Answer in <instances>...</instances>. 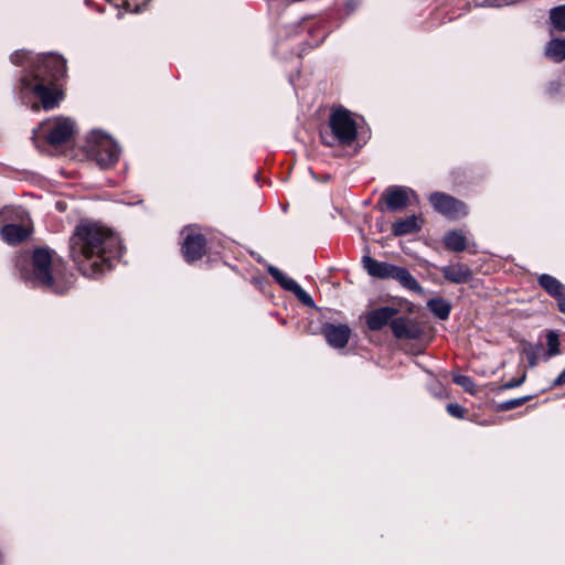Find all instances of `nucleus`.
I'll use <instances>...</instances> for the list:
<instances>
[{
  "mask_svg": "<svg viewBox=\"0 0 565 565\" xmlns=\"http://www.w3.org/2000/svg\"><path fill=\"white\" fill-rule=\"evenodd\" d=\"M122 249L119 236L97 222H81L70 239L73 262L84 276L90 278L110 270Z\"/></svg>",
  "mask_w": 565,
  "mask_h": 565,
  "instance_id": "1",
  "label": "nucleus"
},
{
  "mask_svg": "<svg viewBox=\"0 0 565 565\" xmlns=\"http://www.w3.org/2000/svg\"><path fill=\"white\" fill-rule=\"evenodd\" d=\"M10 60L13 64H28L21 77V93H32L45 110L55 108L62 98L55 83L66 75V60L57 54L46 53L33 56L24 50L15 51Z\"/></svg>",
  "mask_w": 565,
  "mask_h": 565,
  "instance_id": "2",
  "label": "nucleus"
},
{
  "mask_svg": "<svg viewBox=\"0 0 565 565\" xmlns=\"http://www.w3.org/2000/svg\"><path fill=\"white\" fill-rule=\"evenodd\" d=\"M329 128L330 131H320L321 140L326 146H351L356 139V121L344 107L340 106L332 110L329 117Z\"/></svg>",
  "mask_w": 565,
  "mask_h": 565,
  "instance_id": "3",
  "label": "nucleus"
},
{
  "mask_svg": "<svg viewBox=\"0 0 565 565\" xmlns=\"http://www.w3.org/2000/svg\"><path fill=\"white\" fill-rule=\"evenodd\" d=\"M87 156L103 170L110 169L119 160L121 148L102 130H92L86 138Z\"/></svg>",
  "mask_w": 565,
  "mask_h": 565,
  "instance_id": "4",
  "label": "nucleus"
},
{
  "mask_svg": "<svg viewBox=\"0 0 565 565\" xmlns=\"http://www.w3.org/2000/svg\"><path fill=\"white\" fill-rule=\"evenodd\" d=\"M53 257L49 248L39 247L32 254V271L23 274V279L33 287H41L56 294H62L54 284L52 275Z\"/></svg>",
  "mask_w": 565,
  "mask_h": 565,
  "instance_id": "5",
  "label": "nucleus"
},
{
  "mask_svg": "<svg viewBox=\"0 0 565 565\" xmlns=\"http://www.w3.org/2000/svg\"><path fill=\"white\" fill-rule=\"evenodd\" d=\"M74 134V121L70 118H56L40 124L34 138H44L51 146L65 143Z\"/></svg>",
  "mask_w": 565,
  "mask_h": 565,
  "instance_id": "6",
  "label": "nucleus"
},
{
  "mask_svg": "<svg viewBox=\"0 0 565 565\" xmlns=\"http://www.w3.org/2000/svg\"><path fill=\"white\" fill-rule=\"evenodd\" d=\"M411 198L417 200L416 192L404 185H390L381 194L376 209L381 212H401L411 201Z\"/></svg>",
  "mask_w": 565,
  "mask_h": 565,
  "instance_id": "7",
  "label": "nucleus"
},
{
  "mask_svg": "<svg viewBox=\"0 0 565 565\" xmlns=\"http://www.w3.org/2000/svg\"><path fill=\"white\" fill-rule=\"evenodd\" d=\"M429 202L435 211L448 218H458L467 215L466 204L443 192H434L429 195Z\"/></svg>",
  "mask_w": 565,
  "mask_h": 565,
  "instance_id": "8",
  "label": "nucleus"
},
{
  "mask_svg": "<svg viewBox=\"0 0 565 565\" xmlns=\"http://www.w3.org/2000/svg\"><path fill=\"white\" fill-rule=\"evenodd\" d=\"M182 233L184 234V239L181 252L185 262L191 264L202 258L206 245L204 235L196 232L193 227H185Z\"/></svg>",
  "mask_w": 565,
  "mask_h": 565,
  "instance_id": "9",
  "label": "nucleus"
},
{
  "mask_svg": "<svg viewBox=\"0 0 565 565\" xmlns=\"http://www.w3.org/2000/svg\"><path fill=\"white\" fill-rule=\"evenodd\" d=\"M267 271L281 288L292 292L302 305L310 308L316 307L312 297L295 279L288 277L273 265L267 267Z\"/></svg>",
  "mask_w": 565,
  "mask_h": 565,
  "instance_id": "10",
  "label": "nucleus"
},
{
  "mask_svg": "<svg viewBox=\"0 0 565 565\" xmlns=\"http://www.w3.org/2000/svg\"><path fill=\"white\" fill-rule=\"evenodd\" d=\"M391 330L398 340H418L424 333L420 324L415 319L406 316H399L392 320Z\"/></svg>",
  "mask_w": 565,
  "mask_h": 565,
  "instance_id": "11",
  "label": "nucleus"
},
{
  "mask_svg": "<svg viewBox=\"0 0 565 565\" xmlns=\"http://www.w3.org/2000/svg\"><path fill=\"white\" fill-rule=\"evenodd\" d=\"M327 343L334 349H343L350 339L351 329L348 324H333L327 322L321 327Z\"/></svg>",
  "mask_w": 565,
  "mask_h": 565,
  "instance_id": "12",
  "label": "nucleus"
},
{
  "mask_svg": "<svg viewBox=\"0 0 565 565\" xmlns=\"http://www.w3.org/2000/svg\"><path fill=\"white\" fill-rule=\"evenodd\" d=\"M397 313L398 309L394 307H380L366 312L365 322L371 331H380L386 326L391 327V321L396 318Z\"/></svg>",
  "mask_w": 565,
  "mask_h": 565,
  "instance_id": "13",
  "label": "nucleus"
},
{
  "mask_svg": "<svg viewBox=\"0 0 565 565\" xmlns=\"http://www.w3.org/2000/svg\"><path fill=\"white\" fill-rule=\"evenodd\" d=\"M362 264L370 276L380 279H392L397 267L386 262H379L370 255L362 257Z\"/></svg>",
  "mask_w": 565,
  "mask_h": 565,
  "instance_id": "14",
  "label": "nucleus"
},
{
  "mask_svg": "<svg viewBox=\"0 0 565 565\" xmlns=\"http://www.w3.org/2000/svg\"><path fill=\"white\" fill-rule=\"evenodd\" d=\"M440 271L446 280L457 285L467 284L473 278L471 268L462 263L443 266Z\"/></svg>",
  "mask_w": 565,
  "mask_h": 565,
  "instance_id": "15",
  "label": "nucleus"
},
{
  "mask_svg": "<svg viewBox=\"0 0 565 565\" xmlns=\"http://www.w3.org/2000/svg\"><path fill=\"white\" fill-rule=\"evenodd\" d=\"M31 233V227L23 223H8L1 227V237L10 245L20 244L25 241Z\"/></svg>",
  "mask_w": 565,
  "mask_h": 565,
  "instance_id": "16",
  "label": "nucleus"
},
{
  "mask_svg": "<svg viewBox=\"0 0 565 565\" xmlns=\"http://www.w3.org/2000/svg\"><path fill=\"white\" fill-rule=\"evenodd\" d=\"M422 230V224L416 215H409L405 218L396 220L392 225L394 236H405L417 233Z\"/></svg>",
  "mask_w": 565,
  "mask_h": 565,
  "instance_id": "17",
  "label": "nucleus"
},
{
  "mask_svg": "<svg viewBox=\"0 0 565 565\" xmlns=\"http://www.w3.org/2000/svg\"><path fill=\"white\" fill-rule=\"evenodd\" d=\"M537 282L541 288L556 300L565 296V286L552 275L541 274L537 278Z\"/></svg>",
  "mask_w": 565,
  "mask_h": 565,
  "instance_id": "18",
  "label": "nucleus"
},
{
  "mask_svg": "<svg viewBox=\"0 0 565 565\" xmlns=\"http://www.w3.org/2000/svg\"><path fill=\"white\" fill-rule=\"evenodd\" d=\"M392 279L398 281L404 288L414 291L415 294H424V288L405 267L397 266Z\"/></svg>",
  "mask_w": 565,
  "mask_h": 565,
  "instance_id": "19",
  "label": "nucleus"
},
{
  "mask_svg": "<svg viewBox=\"0 0 565 565\" xmlns=\"http://www.w3.org/2000/svg\"><path fill=\"white\" fill-rule=\"evenodd\" d=\"M426 307L439 320H447L451 311V303L441 297L429 299Z\"/></svg>",
  "mask_w": 565,
  "mask_h": 565,
  "instance_id": "20",
  "label": "nucleus"
},
{
  "mask_svg": "<svg viewBox=\"0 0 565 565\" xmlns=\"http://www.w3.org/2000/svg\"><path fill=\"white\" fill-rule=\"evenodd\" d=\"M444 245L447 249L456 253L463 252L467 247V238L466 236L456 230L448 231L444 238Z\"/></svg>",
  "mask_w": 565,
  "mask_h": 565,
  "instance_id": "21",
  "label": "nucleus"
},
{
  "mask_svg": "<svg viewBox=\"0 0 565 565\" xmlns=\"http://www.w3.org/2000/svg\"><path fill=\"white\" fill-rule=\"evenodd\" d=\"M545 55L555 62L565 60V39H553L545 47Z\"/></svg>",
  "mask_w": 565,
  "mask_h": 565,
  "instance_id": "22",
  "label": "nucleus"
},
{
  "mask_svg": "<svg viewBox=\"0 0 565 565\" xmlns=\"http://www.w3.org/2000/svg\"><path fill=\"white\" fill-rule=\"evenodd\" d=\"M550 21L557 31H565V4L551 9Z\"/></svg>",
  "mask_w": 565,
  "mask_h": 565,
  "instance_id": "23",
  "label": "nucleus"
},
{
  "mask_svg": "<svg viewBox=\"0 0 565 565\" xmlns=\"http://www.w3.org/2000/svg\"><path fill=\"white\" fill-rule=\"evenodd\" d=\"M546 342H547V356L550 359L559 353V337L555 330H548L546 332Z\"/></svg>",
  "mask_w": 565,
  "mask_h": 565,
  "instance_id": "24",
  "label": "nucleus"
},
{
  "mask_svg": "<svg viewBox=\"0 0 565 565\" xmlns=\"http://www.w3.org/2000/svg\"><path fill=\"white\" fill-rule=\"evenodd\" d=\"M533 398L532 395H526L518 398H511L504 402H501L497 405V409L500 412H508L514 408H518L525 404L526 402L531 401Z\"/></svg>",
  "mask_w": 565,
  "mask_h": 565,
  "instance_id": "25",
  "label": "nucleus"
},
{
  "mask_svg": "<svg viewBox=\"0 0 565 565\" xmlns=\"http://www.w3.org/2000/svg\"><path fill=\"white\" fill-rule=\"evenodd\" d=\"M452 381H454V383H456L457 385L462 387L465 390V392H467L469 394H473L475 391H476V383L468 375H463V374H459V373H454L452 374Z\"/></svg>",
  "mask_w": 565,
  "mask_h": 565,
  "instance_id": "26",
  "label": "nucleus"
},
{
  "mask_svg": "<svg viewBox=\"0 0 565 565\" xmlns=\"http://www.w3.org/2000/svg\"><path fill=\"white\" fill-rule=\"evenodd\" d=\"M540 349H541L540 344H532V343H529V342H525L523 344V350L522 351L526 355L529 365L531 367L535 366L536 363H537V353H539Z\"/></svg>",
  "mask_w": 565,
  "mask_h": 565,
  "instance_id": "27",
  "label": "nucleus"
},
{
  "mask_svg": "<svg viewBox=\"0 0 565 565\" xmlns=\"http://www.w3.org/2000/svg\"><path fill=\"white\" fill-rule=\"evenodd\" d=\"M302 30V22H295L291 24L284 25L279 34L280 36L290 38L300 34Z\"/></svg>",
  "mask_w": 565,
  "mask_h": 565,
  "instance_id": "28",
  "label": "nucleus"
},
{
  "mask_svg": "<svg viewBox=\"0 0 565 565\" xmlns=\"http://www.w3.org/2000/svg\"><path fill=\"white\" fill-rule=\"evenodd\" d=\"M430 394L437 398L447 397V392L445 386L440 382H433L428 387Z\"/></svg>",
  "mask_w": 565,
  "mask_h": 565,
  "instance_id": "29",
  "label": "nucleus"
},
{
  "mask_svg": "<svg viewBox=\"0 0 565 565\" xmlns=\"http://www.w3.org/2000/svg\"><path fill=\"white\" fill-rule=\"evenodd\" d=\"M448 414L455 418H463L466 415V409L456 403H450L446 407Z\"/></svg>",
  "mask_w": 565,
  "mask_h": 565,
  "instance_id": "30",
  "label": "nucleus"
},
{
  "mask_svg": "<svg viewBox=\"0 0 565 565\" xmlns=\"http://www.w3.org/2000/svg\"><path fill=\"white\" fill-rule=\"evenodd\" d=\"M525 379H526V374L524 373L520 377L512 379V380L505 382L504 384H502L501 390H511V388L521 386L524 383Z\"/></svg>",
  "mask_w": 565,
  "mask_h": 565,
  "instance_id": "31",
  "label": "nucleus"
},
{
  "mask_svg": "<svg viewBox=\"0 0 565 565\" xmlns=\"http://www.w3.org/2000/svg\"><path fill=\"white\" fill-rule=\"evenodd\" d=\"M148 0H142V3L135 4L134 7L130 4L129 1L125 0L122 3L127 11L130 12H140L142 10V7L146 6Z\"/></svg>",
  "mask_w": 565,
  "mask_h": 565,
  "instance_id": "32",
  "label": "nucleus"
},
{
  "mask_svg": "<svg viewBox=\"0 0 565 565\" xmlns=\"http://www.w3.org/2000/svg\"><path fill=\"white\" fill-rule=\"evenodd\" d=\"M565 384V369L559 373V375L553 381L551 388L558 387Z\"/></svg>",
  "mask_w": 565,
  "mask_h": 565,
  "instance_id": "33",
  "label": "nucleus"
},
{
  "mask_svg": "<svg viewBox=\"0 0 565 565\" xmlns=\"http://www.w3.org/2000/svg\"><path fill=\"white\" fill-rule=\"evenodd\" d=\"M476 6H480V7H483V6H501V2L498 1V0H494L493 2L489 1V0H484L482 2H477Z\"/></svg>",
  "mask_w": 565,
  "mask_h": 565,
  "instance_id": "34",
  "label": "nucleus"
},
{
  "mask_svg": "<svg viewBox=\"0 0 565 565\" xmlns=\"http://www.w3.org/2000/svg\"><path fill=\"white\" fill-rule=\"evenodd\" d=\"M557 305H558V309L561 312L565 313V296H562L558 300H557Z\"/></svg>",
  "mask_w": 565,
  "mask_h": 565,
  "instance_id": "35",
  "label": "nucleus"
},
{
  "mask_svg": "<svg viewBox=\"0 0 565 565\" xmlns=\"http://www.w3.org/2000/svg\"><path fill=\"white\" fill-rule=\"evenodd\" d=\"M326 36H327V33L323 32L322 35L318 40H316L313 43H308V44L311 47L318 46L320 43H322L324 41Z\"/></svg>",
  "mask_w": 565,
  "mask_h": 565,
  "instance_id": "36",
  "label": "nucleus"
},
{
  "mask_svg": "<svg viewBox=\"0 0 565 565\" xmlns=\"http://www.w3.org/2000/svg\"><path fill=\"white\" fill-rule=\"evenodd\" d=\"M64 206H65V204H64V203H62V202H57V203H56V207H57V210H60V211H64Z\"/></svg>",
  "mask_w": 565,
  "mask_h": 565,
  "instance_id": "37",
  "label": "nucleus"
},
{
  "mask_svg": "<svg viewBox=\"0 0 565 565\" xmlns=\"http://www.w3.org/2000/svg\"><path fill=\"white\" fill-rule=\"evenodd\" d=\"M7 212H8V210H7V209H3V210L1 211V214H6Z\"/></svg>",
  "mask_w": 565,
  "mask_h": 565,
  "instance_id": "38",
  "label": "nucleus"
},
{
  "mask_svg": "<svg viewBox=\"0 0 565 565\" xmlns=\"http://www.w3.org/2000/svg\"><path fill=\"white\" fill-rule=\"evenodd\" d=\"M505 3H509L511 0H503Z\"/></svg>",
  "mask_w": 565,
  "mask_h": 565,
  "instance_id": "39",
  "label": "nucleus"
}]
</instances>
